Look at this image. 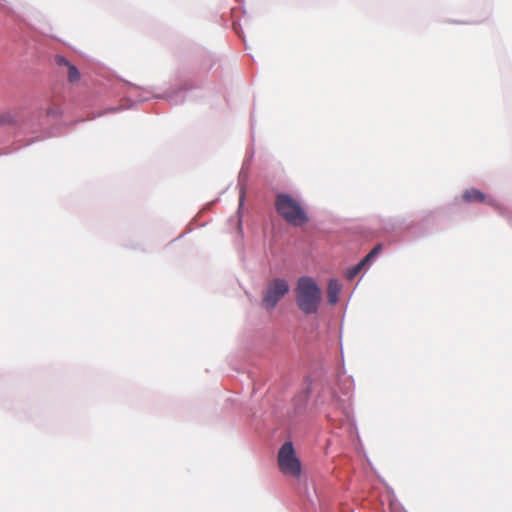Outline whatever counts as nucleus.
<instances>
[{"mask_svg": "<svg viewBox=\"0 0 512 512\" xmlns=\"http://www.w3.org/2000/svg\"><path fill=\"white\" fill-rule=\"evenodd\" d=\"M48 116L57 117L61 114V108L57 105L49 107L46 111Z\"/></svg>", "mask_w": 512, "mask_h": 512, "instance_id": "nucleus-9", "label": "nucleus"}, {"mask_svg": "<svg viewBox=\"0 0 512 512\" xmlns=\"http://www.w3.org/2000/svg\"><path fill=\"white\" fill-rule=\"evenodd\" d=\"M321 289L310 277H302L296 287V301L305 314L316 313L321 301Z\"/></svg>", "mask_w": 512, "mask_h": 512, "instance_id": "nucleus-1", "label": "nucleus"}, {"mask_svg": "<svg viewBox=\"0 0 512 512\" xmlns=\"http://www.w3.org/2000/svg\"><path fill=\"white\" fill-rule=\"evenodd\" d=\"M55 63L58 65V67L66 68L67 79L69 83L74 84L80 81L81 76L78 68L71 64L64 56L57 55L55 57Z\"/></svg>", "mask_w": 512, "mask_h": 512, "instance_id": "nucleus-5", "label": "nucleus"}, {"mask_svg": "<svg viewBox=\"0 0 512 512\" xmlns=\"http://www.w3.org/2000/svg\"><path fill=\"white\" fill-rule=\"evenodd\" d=\"M381 249H382V246L380 244H378L368 254L370 255V257L374 258L375 256H377L379 254Z\"/></svg>", "mask_w": 512, "mask_h": 512, "instance_id": "nucleus-11", "label": "nucleus"}, {"mask_svg": "<svg viewBox=\"0 0 512 512\" xmlns=\"http://www.w3.org/2000/svg\"><path fill=\"white\" fill-rule=\"evenodd\" d=\"M278 465L280 471L289 476L299 477L301 474V463L297 458L291 442L282 445L278 453Z\"/></svg>", "mask_w": 512, "mask_h": 512, "instance_id": "nucleus-3", "label": "nucleus"}, {"mask_svg": "<svg viewBox=\"0 0 512 512\" xmlns=\"http://www.w3.org/2000/svg\"><path fill=\"white\" fill-rule=\"evenodd\" d=\"M372 259H373V258H372V257H370V255H369V254H367V255H366V256H365V257H364V258L359 262V264H360V266H363V267H364V266H365L366 264H368Z\"/></svg>", "mask_w": 512, "mask_h": 512, "instance_id": "nucleus-12", "label": "nucleus"}, {"mask_svg": "<svg viewBox=\"0 0 512 512\" xmlns=\"http://www.w3.org/2000/svg\"><path fill=\"white\" fill-rule=\"evenodd\" d=\"M16 122V116L11 112L0 114V125H9Z\"/></svg>", "mask_w": 512, "mask_h": 512, "instance_id": "nucleus-8", "label": "nucleus"}, {"mask_svg": "<svg viewBox=\"0 0 512 512\" xmlns=\"http://www.w3.org/2000/svg\"><path fill=\"white\" fill-rule=\"evenodd\" d=\"M362 268L363 266H360V264L358 263L355 267L348 271L347 278L353 279L361 271Z\"/></svg>", "mask_w": 512, "mask_h": 512, "instance_id": "nucleus-10", "label": "nucleus"}, {"mask_svg": "<svg viewBox=\"0 0 512 512\" xmlns=\"http://www.w3.org/2000/svg\"><path fill=\"white\" fill-rule=\"evenodd\" d=\"M462 198L467 203H473V202L481 203V202H484L486 199L485 195L481 191H479L475 188L467 189L466 191H464Z\"/></svg>", "mask_w": 512, "mask_h": 512, "instance_id": "nucleus-7", "label": "nucleus"}, {"mask_svg": "<svg viewBox=\"0 0 512 512\" xmlns=\"http://www.w3.org/2000/svg\"><path fill=\"white\" fill-rule=\"evenodd\" d=\"M289 291V285L284 279H274L270 282L262 298V304L265 308L272 310L276 307L279 300Z\"/></svg>", "mask_w": 512, "mask_h": 512, "instance_id": "nucleus-4", "label": "nucleus"}, {"mask_svg": "<svg viewBox=\"0 0 512 512\" xmlns=\"http://www.w3.org/2000/svg\"><path fill=\"white\" fill-rule=\"evenodd\" d=\"M278 214L289 224L299 227L309 221L308 214L301 203L288 194H278L275 199Z\"/></svg>", "mask_w": 512, "mask_h": 512, "instance_id": "nucleus-2", "label": "nucleus"}, {"mask_svg": "<svg viewBox=\"0 0 512 512\" xmlns=\"http://www.w3.org/2000/svg\"><path fill=\"white\" fill-rule=\"evenodd\" d=\"M341 292V284L336 279H331L328 283L327 296L328 302L331 305H335L339 300V294Z\"/></svg>", "mask_w": 512, "mask_h": 512, "instance_id": "nucleus-6", "label": "nucleus"}]
</instances>
